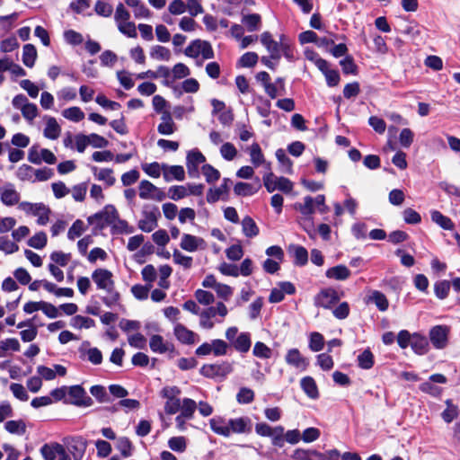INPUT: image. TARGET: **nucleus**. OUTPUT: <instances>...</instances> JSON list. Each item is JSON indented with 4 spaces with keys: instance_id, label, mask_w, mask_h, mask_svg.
I'll use <instances>...</instances> for the list:
<instances>
[{
    "instance_id": "obj_10",
    "label": "nucleus",
    "mask_w": 460,
    "mask_h": 460,
    "mask_svg": "<svg viewBox=\"0 0 460 460\" xmlns=\"http://www.w3.org/2000/svg\"><path fill=\"white\" fill-rule=\"evenodd\" d=\"M341 299L339 293L332 288L322 289L314 298V305L324 309H331Z\"/></svg>"
},
{
    "instance_id": "obj_21",
    "label": "nucleus",
    "mask_w": 460,
    "mask_h": 460,
    "mask_svg": "<svg viewBox=\"0 0 460 460\" xmlns=\"http://www.w3.org/2000/svg\"><path fill=\"white\" fill-rule=\"evenodd\" d=\"M150 349L153 352L164 354L166 352H173L174 347L172 343L165 341L161 335L155 334L150 338Z\"/></svg>"
},
{
    "instance_id": "obj_4",
    "label": "nucleus",
    "mask_w": 460,
    "mask_h": 460,
    "mask_svg": "<svg viewBox=\"0 0 460 460\" xmlns=\"http://www.w3.org/2000/svg\"><path fill=\"white\" fill-rule=\"evenodd\" d=\"M255 432L261 437L271 438V444L277 447H284V427H270L265 422H260L255 425Z\"/></svg>"
},
{
    "instance_id": "obj_16",
    "label": "nucleus",
    "mask_w": 460,
    "mask_h": 460,
    "mask_svg": "<svg viewBox=\"0 0 460 460\" xmlns=\"http://www.w3.org/2000/svg\"><path fill=\"white\" fill-rule=\"evenodd\" d=\"M90 342L85 341L79 348L80 358H86L93 365H100L102 362V353L97 348H88Z\"/></svg>"
},
{
    "instance_id": "obj_54",
    "label": "nucleus",
    "mask_w": 460,
    "mask_h": 460,
    "mask_svg": "<svg viewBox=\"0 0 460 460\" xmlns=\"http://www.w3.org/2000/svg\"><path fill=\"white\" fill-rule=\"evenodd\" d=\"M323 336L317 332H312L309 340V348L312 351L318 352L323 349Z\"/></svg>"
},
{
    "instance_id": "obj_51",
    "label": "nucleus",
    "mask_w": 460,
    "mask_h": 460,
    "mask_svg": "<svg viewBox=\"0 0 460 460\" xmlns=\"http://www.w3.org/2000/svg\"><path fill=\"white\" fill-rule=\"evenodd\" d=\"M234 194L237 196H252L256 192L253 186L247 182L239 181L234 187Z\"/></svg>"
},
{
    "instance_id": "obj_52",
    "label": "nucleus",
    "mask_w": 460,
    "mask_h": 460,
    "mask_svg": "<svg viewBox=\"0 0 460 460\" xmlns=\"http://www.w3.org/2000/svg\"><path fill=\"white\" fill-rule=\"evenodd\" d=\"M34 170L35 169L31 165L22 164L18 168L16 172V176L19 180L22 181H29L33 182Z\"/></svg>"
},
{
    "instance_id": "obj_22",
    "label": "nucleus",
    "mask_w": 460,
    "mask_h": 460,
    "mask_svg": "<svg viewBox=\"0 0 460 460\" xmlns=\"http://www.w3.org/2000/svg\"><path fill=\"white\" fill-rule=\"evenodd\" d=\"M204 243L205 241L200 237L190 234H183L181 236L180 246L184 251L193 252H196Z\"/></svg>"
},
{
    "instance_id": "obj_40",
    "label": "nucleus",
    "mask_w": 460,
    "mask_h": 460,
    "mask_svg": "<svg viewBox=\"0 0 460 460\" xmlns=\"http://www.w3.org/2000/svg\"><path fill=\"white\" fill-rule=\"evenodd\" d=\"M357 360L358 366L362 369H370L374 366V355L369 349L361 352Z\"/></svg>"
},
{
    "instance_id": "obj_7",
    "label": "nucleus",
    "mask_w": 460,
    "mask_h": 460,
    "mask_svg": "<svg viewBox=\"0 0 460 460\" xmlns=\"http://www.w3.org/2000/svg\"><path fill=\"white\" fill-rule=\"evenodd\" d=\"M230 346L227 342L220 339H215L210 343L204 342L196 349V355L207 356L213 354L216 357L225 356L227 354Z\"/></svg>"
},
{
    "instance_id": "obj_31",
    "label": "nucleus",
    "mask_w": 460,
    "mask_h": 460,
    "mask_svg": "<svg viewBox=\"0 0 460 460\" xmlns=\"http://www.w3.org/2000/svg\"><path fill=\"white\" fill-rule=\"evenodd\" d=\"M243 234L248 238H253L260 233L259 227L255 221L249 216H246L242 220Z\"/></svg>"
},
{
    "instance_id": "obj_57",
    "label": "nucleus",
    "mask_w": 460,
    "mask_h": 460,
    "mask_svg": "<svg viewBox=\"0 0 460 460\" xmlns=\"http://www.w3.org/2000/svg\"><path fill=\"white\" fill-rule=\"evenodd\" d=\"M201 171L206 178L207 182L208 183H214L220 178L219 171L210 164H204L201 168Z\"/></svg>"
},
{
    "instance_id": "obj_45",
    "label": "nucleus",
    "mask_w": 460,
    "mask_h": 460,
    "mask_svg": "<svg viewBox=\"0 0 460 460\" xmlns=\"http://www.w3.org/2000/svg\"><path fill=\"white\" fill-rule=\"evenodd\" d=\"M150 57L156 60L168 61L171 58V52L164 46L155 45L150 50Z\"/></svg>"
},
{
    "instance_id": "obj_44",
    "label": "nucleus",
    "mask_w": 460,
    "mask_h": 460,
    "mask_svg": "<svg viewBox=\"0 0 460 460\" xmlns=\"http://www.w3.org/2000/svg\"><path fill=\"white\" fill-rule=\"evenodd\" d=\"M62 115L66 119L74 121V122H79L82 119H84V111L79 107H76V106L65 109L62 111Z\"/></svg>"
},
{
    "instance_id": "obj_58",
    "label": "nucleus",
    "mask_w": 460,
    "mask_h": 460,
    "mask_svg": "<svg viewBox=\"0 0 460 460\" xmlns=\"http://www.w3.org/2000/svg\"><path fill=\"white\" fill-rule=\"evenodd\" d=\"M340 65L342 68V72L345 75H356L358 71V66L355 64L354 59L351 56H346L340 61Z\"/></svg>"
},
{
    "instance_id": "obj_19",
    "label": "nucleus",
    "mask_w": 460,
    "mask_h": 460,
    "mask_svg": "<svg viewBox=\"0 0 460 460\" xmlns=\"http://www.w3.org/2000/svg\"><path fill=\"white\" fill-rule=\"evenodd\" d=\"M174 335L179 341L184 344H194L199 341V337L194 332L187 329L184 325L177 323L174 326Z\"/></svg>"
},
{
    "instance_id": "obj_8",
    "label": "nucleus",
    "mask_w": 460,
    "mask_h": 460,
    "mask_svg": "<svg viewBox=\"0 0 460 460\" xmlns=\"http://www.w3.org/2000/svg\"><path fill=\"white\" fill-rule=\"evenodd\" d=\"M66 402L78 407H89L93 404V399L87 395L85 390L79 385L67 387Z\"/></svg>"
},
{
    "instance_id": "obj_63",
    "label": "nucleus",
    "mask_w": 460,
    "mask_h": 460,
    "mask_svg": "<svg viewBox=\"0 0 460 460\" xmlns=\"http://www.w3.org/2000/svg\"><path fill=\"white\" fill-rule=\"evenodd\" d=\"M236 400L241 404H248L254 400V393L250 388L242 387L236 394Z\"/></svg>"
},
{
    "instance_id": "obj_35",
    "label": "nucleus",
    "mask_w": 460,
    "mask_h": 460,
    "mask_svg": "<svg viewBox=\"0 0 460 460\" xmlns=\"http://www.w3.org/2000/svg\"><path fill=\"white\" fill-rule=\"evenodd\" d=\"M37 58V49L32 44H25L22 49V63L27 67H32Z\"/></svg>"
},
{
    "instance_id": "obj_17",
    "label": "nucleus",
    "mask_w": 460,
    "mask_h": 460,
    "mask_svg": "<svg viewBox=\"0 0 460 460\" xmlns=\"http://www.w3.org/2000/svg\"><path fill=\"white\" fill-rule=\"evenodd\" d=\"M285 360L287 364L299 369L300 371L306 370L309 366L308 359L303 357L297 349H290L288 350Z\"/></svg>"
},
{
    "instance_id": "obj_36",
    "label": "nucleus",
    "mask_w": 460,
    "mask_h": 460,
    "mask_svg": "<svg viewBox=\"0 0 460 460\" xmlns=\"http://www.w3.org/2000/svg\"><path fill=\"white\" fill-rule=\"evenodd\" d=\"M294 460H319L320 452L313 449L297 448L292 455Z\"/></svg>"
},
{
    "instance_id": "obj_61",
    "label": "nucleus",
    "mask_w": 460,
    "mask_h": 460,
    "mask_svg": "<svg viewBox=\"0 0 460 460\" xmlns=\"http://www.w3.org/2000/svg\"><path fill=\"white\" fill-rule=\"evenodd\" d=\"M450 290V282L447 280H440L435 283L434 292L438 298L445 299Z\"/></svg>"
},
{
    "instance_id": "obj_56",
    "label": "nucleus",
    "mask_w": 460,
    "mask_h": 460,
    "mask_svg": "<svg viewBox=\"0 0 460 460\" xmlns=\"http://www.w3.org/2000/svg\"><path fill=\"white\" fill-rule=\"evenodd\" d=\"M169 447L175 452L182 453L187 448V441L184 437H172L168 440Z\"/></svg>"
},
{
    "instance_id": "obj_12",
    "label": "nucleus",
    "mask_w": 460,
    "mask_h": 460,
    "mask_svg": "<svg viewBox=\"0 0 460 460\" xmlns=\"http://www.w3.org/2000/svg\"><path fill=\"white\" fill-rule=\"evenodd\" d=\"M232 181L228 178H224L223 182L217 188H210L207 192V201L210 204L216 203L220 199L223 200H227L230 184Z\"/></svg>"
},
{
    "instance_id": "obj_2",
    "label": "nucleus",
    "mask_w": 460,
    "mask_h": 460,
    "mask_svg": "<svg viewBox=\"0 0 460 460\" xmlns=\"http://www.w3.org/2000/svg\"><path fill=\"white\" fill-rule=\"evenodd\" d=\"M112 273L106 269H96L92 273V279L98 289L106 291L107 295L102 297V301L108 307L119 305L120 294L115 289Z\"/></svg>"
},
{
    "instance_id": "obj_39",
    "label": "nucleus",
    "mask_w": 460,
    "mask_h": 460,
    "mask_svg": "<svg viewBox=\"0 0 460 460\" xmlns=\"http://www.w3.org/2000/svg\"><path fill=\"white\" fill-rule=\"evenodd\" d=\"M368 302L374 303L376 307L385 312L388 309L389 302L386 296L380 291L375 290L368 297Z\"/></svg>"
},
{
    "instance_id": "obj_49",
    "label": "nucleus",
    "mask_w": 460,
    "mask_h": 460,
    "mask_svg": "<svg viewBox=\"0 0 460 460\" xmlns=\"http://www.w3.org/2000/svg\"><path fill=\"white\" fill-rule=\"evenodd\" d=\"M156 190V186L147 180H143L139 183V197L142 199H150L153 192Z\"/></svg>"
},
{
    "instance_id": "obj_13",
    "label": "nucleus",
    "mask_w": 460,
    "mask_h": 460,
    "mask_svg": "<svg viewBox=\"0 0 460 460\" xmlns=\"http://www.w3.org/2000/svg\"><path fill=\"white\" fill-rule=\"evenodd\" d=\"M20 199L21 195L13 183L7 182L0 187V199L4 205L7 207L19 205Z\"/></svg>"
},
{
    "instance_id": "obj_43",
    "label": "nucleus",
    "mask_w": 460,
    "mask_h": 460,
    "mask_svg": "<svg viewBox=\"0 0 460 460\" xmlns=\"http://www.w3.org/2000/svg\"><path fill=\"white\" fill-rule=\"evenodd\" d=\"M18 208L24 211L28 215L37 216L41 210L45 209L43 203H31L28 201H22L19 203Z\"/></svg>"
},
{
    "instance_id": "obj_47",
    "label": "nucleus",
    "mask_w": 460,
    "mask_h": 460,
    "mask_svg": "<svg viewBox=\"0 0 460 460\" xmlns=\"http://www.w3.org/2000/svg\"><path fill=\"white\" fill-rule=\"evenodd\" d=\"M242 22L247 27L249 31H258L261 25V16L258 13L244 15Z\"/></svg>"
},
{
    "instance_id": "obj_59",
    "label": "nucleus",
    "mask_w": 460,
    "mask_h": 460,
    "mask_svg": "<svg viewBox=\"0 0 460 460\" xmlns=\"http://www.w3.org/2000/svg\"><path fill=\"white\" fill-rule=\"evenodd\" d=\"M132 443L127 437H120L117 442V449L124 457H128L132 455Z\"/></svg>"
},
{
    "instance_id": "obj_33",
    "label": "nucleus",
    "mask_w": 460,
    "mask_h": 460,
    "mask_svg": "<svg viewBox=\"0 0 460 460\" xmlns=\"http://www.w3.org/2000/svg\"><path fill=\"white\" fill-rule=\"evenodd\" d=\"M92 171H93L94 177L98 181H104L107 186H112L116 181V179L113 176L112 169L105 168V169L98 170L97 167L93 166L92 168Z\"/></svg>"
},
{
    "instance_id": "obj_29",
    "label": "nucleus",
    "mask_w": 460,
    "mask_h": 460,
    "mask_svg": "<svg viewBox=\"0 0 460 460\" xmlns=\"http://www.w3.org/2000/svg\"><path fill=\"white\" fill-rule=\"evenodd\" d=\"M301 388L311 399L319 397V391L314 379L311 376H305L300 381Z\"/></svg>"
},
{
    "instance_id": "obj_18",
    "label": "nucleus",
    "mask_w": 460,
    "mask_h": 460,
    "mask_svg": "<svg viewBox=\"0 0 460 460\" xmlns=\"http://www.w3.org/2000/svg\"><path fill=\"white\" fill-rule=\"evenodd\" d=\"M118 217L119 215L116 208L112 205H108L102 211L89 217L88 222L93 224L94 220H99L102 224L109 225L113 223Z\"/></svg>"
},
{
    "instance_id": "obj_41",
    "label": "nucleus",
    "mask_w": 460,
    "mask_h": 460,
    "mask_svg": "<svg viewBox=\"0 0 460 460\" xmlns=\"http://www.w3.org/2000/svg\"><path fill=\"white\" fill-rule=\"evenodd\" d=\"M431 219L433 222L438 224L440 227L445 230H451L454 227V224L451 219L446 216H444L439 211H432L431 212Z\"/></svg>"
},
{
    "instance_id": "obj_3",
    "label": "nucleus",
    "mask_w": 460,
    "mask_h": 460,
    "mask_svg": "<svg viewBox=\"0 0 460 460\" xmlns=\"http://www.w3.org/2000/svg\"><path fill=\"white\" fill-rule=\"evenodd\" d=\"M184 54L191 58H198L199 56L203 59H212L215 57L211 44L203 40H193L184 49Z\"/></svg>"
},
{
    "instance_id": "obj_9",
    "label": "nucleus",
    "mask_w": 460,
    "mask_h": 460,
    "mask_svg": "<svg viewBox=\"0 0 460 460\" xmlns=\"http://www.w3.org/2000/svg\"><path fill=\"white\" fill-rule=\"evenodd\" d=\"M449 332L447 325H436L429 330V341L435 349H443L447 346Z\"/></svg>"
},
{
    "instance_id": "obj_37",
    "label": "nucleus",
    "mask_w": 460,
    "mask_h": 460,
    "mask_svg": "<svg viewBox=\"0 0 460 460\" xmlns=\"http://www.w3.org/2000/svg\"><path fill=\"white\" fill-rule=\"evenodd\" d=\"M249 155L251 157L252 164L258 167L263 164H265L264 155L262 154L261 148L258 143H253L249 148Z\"/></svg>"
},
{
    "instance_id": "obj_53",
    "label": "nucleus",
    "mask_w": 460,
    "mask_h": 460,
    "mask_svg": "<svg viewBox=\"0 0 460 460\" xmlns=\"http://www.w3.org/2000/svg\"><path fill=\"white\" fill-rule=\"evenodd\" d=\"M47 234L44 232H39L31 237L27 243L35 249H43L47 244Z\"/></svg>"
},
{
    "instance_id": "obj_15",
    "label": "nucleus",
    "mask_w": 460,
    "mask_h": 460,
    "mask_svg": "<svg viewBox=\"0 0 460 460\" xmlns=\"http://www.w3.org/2000/svg\"><path fill=\"white\" fill-rule=\"evenodd\" d=\"M206 161L205 156L198 150H191L187 154L186 166L190 177L196 178L199 175V166Z\"/></svg>"
},
{
    "instance_id": "obj_50",
    "label": "nucleus",
    "mask_w": 460,
    "mask_h": 460,
    "mask_svg": "<svg viewBox=\"0 0 460 460\" xmlns=\"http://www.w3.org/2000/svg\"><path fill=\"white\" fill-rule=\"evenodd\" d=\"M84 231V223L81 219H76L68 229L67 238L69 240H75V238L81 236Z\"/></svg>"
},
{
    "instance_id": "obj_6",
    "label": "nucleus",
    "mask_w": 460,
    "mask_h": 460,
    "mask_svg": "<svg viewBox=\"0 0 460 460\" xmlns=\"http://www.w3.org/2000/svg\"><path fill=\"white\" fill-rule=\"evenodd\" d=\"M233 370V363L223 361L216 364H205L199 373L208 378H226Z\"/></svg>"
},
{
    "instance_id": "obj_34",
    "label": "nucleus",
    "mask_w": 460,
    "mask_h": 460,
    "mask_svg": "<svg viewBox=\"0 0 460 460\" xmlns=\"http://www.w3.org/2000/svg\"><path fill=\"white\" fill-rule=\"evenodd\" d=\"M227 307L222 302H218L215 306H209L207 309L202 310L200 313V314L204 315L207 318H214L217 315L225 317L227 315Z\"/></svg>"
},
{
    "instance_id": "obj_46",
    "label": "nucleus",
    "mask_w": 460,
    "mask_h": 460,
    "mask_svg": "<svg viewBox=\"0 0 460 460\" xmlns=\"http://www.w3.org/2000/svg\"><path fill=\"white\" fill-rule=\"evenodd\" d=\"M19 349L20 343L15 338H8L0 341V358H4L7 350L18 351Z\"/></svg>"
},
{
    "instance_id": "obj_60",
    "label": "nucleus",
    "mask_w": 460,
    "mask_h": 460,
    "mask_svg": "<svg viewBox=\"0 0 460 460\" xmlns=\"http://www.w3.org/2000/svg\"><path fill=\"white\" fill-rule=\"evenodd\" d=\"M189 195L188 190L185 186H172L168 190L167 196L172 200L181 199Z\"/></svg>"
},
{
    "instance_id": "obj_14",
    "label": "nucleus",
    "mask_w": 460,
    "mask_h": 460,
    "mask_svg": "<svg viewBox=\"0 0 460 460\" xmlns=\"http://www.w3.org/2000/svg\"><path fill=\"white\" fill-rule=\"evenodd\" d=\"M143 218L138 222V227L143 232L150 233L157 227V217L160 212L157 208L154 207L150 210L145 209L143 212Z\"/></svg>"
},
{
    "instance_id": "obj_11",
    "label": "nucleus",
    "mask_w": 460,
    "mask_h": 460,
    "mask_svg": "<svg viewBox=\"0 0 460 460\" xmlns=\"http://www.w3.org/2000/svg\"><path fill=\"white\" fill-rule=\"evenodd\" d=\"M447 377L442 374H433L429 376V380L420 385L419 389L432 396H438L442 392V388L436 384H446Z\"/></svg>"
},
{
    "instance_id": "obj_27",
    "label": "nucleus",
    "mask_w": 460,
    "mask_h": 460,
    "mask_svg": "<svg viewBox=\"0 0 460 460\" xmlns=\"http://www.w3.org/2000/svg\"><path fill=\"white\" fill-rule=\"evenodd\" d=\"M325 276L335 280H345L350 277V270L342 264L329 268Z\"/></svg>"
},
{
    "instance_id": "obj_64",
    "label": "nucleus",
    "mask_w": 460,
    "mask_h": 460,
    "mask_svg": "<svg viewBox=\"0 0 460 460\" xmlns=\"http://www.w3.org/2000/svg\"><path fill=\"white\" fill-rule=\"evenodd\" d=\"M220 154L226 161H232L236 156L237 150L232 143L226 142L221 146Z\"/></svg>"
},
{
    "instance_id": "obj_25",
    "label": "nucleus",
    "mask_w": 460,
    "mask_h": 460,
    "mask_svg": "<svg viewBox=\"0 0 460 460\" xmlns=\"http://www.w3.org/2000/svg\"><path fill=\"white\" fill-rule=\"evenodd\" d=\"M44 119L46 120V127L43 132L44 137L52 140L58 138L61 128L57 119L49 116H45Z\"/></svg>"
},
{
    "instance_id": "obj_55",
    "label": "nucleus",
    "mask_w": 460,
    "mask_h": 460,
    "mask_svg": "<svg viewBox=\"0 0 460 460\" xmlns=\"http://www.w3.org/2000/svg\"><path fill=\"white\" fill-rule=\"evenodd\" d=\"M252 353L255 357L264 359L270 358L272 355L271 349L261 341H257L254 344Z\"/></svg>"
},
{
    "instance_id": "obj_28",
    "label": "nucleus",
    "mask_w": 460,
    "mask_h": 460,
    "mask_svg": "<svg viewBox=\"0 0 460 460\" xmlns=\"http://www.w3.org/2000/svg\"><path fill=\"white\" fill-rule=\"evenodd\" d=\"M233 347L241 353H246L250 350L252 345L250 332H241L232 342Z\"/></svg>"
},
{
    "instance_id": "obj_5",
    "label": "nucleus",
    "mask_w": 460,
    "mask_h": 460,
    "mask_svg": "<svg viewBox=\"0 0 460 460\" xmlns=\"http://www.w3.org/2000/svg\"><path fill=\"white\" fill-rule=\"evenodd\" d=\"M262 180L267 191L270 193L278 190L288 194L293 190L294 185L289 179L283 176L278 177L271 172L264 174Z\"/></svg>"
},
{
    "instance_id": "obj_48",
    "label": "nucleus",
    "mask_w": 460,
    "mask_h": 460,
    "mask_svg": "<svg viewBox=\"0 0 460 460\" xmlns=\"http://www.w3.org/2000/svg\"><path fill=\"white\" fill-rule=\"evenodd\" d=\"M71 325L77 329H89L95 326V322L90 317L75 315L72 318Z\"/></svg>"
},
{
    "instance_id": "obj_26",
    "label": "nucleus",
    "mask_w": 460,
    "mask_h": 460,
    "mask_svg": "<svg viewBox=\"0 0 460 460\" xmlns=\"http://www.w3.org/2000/svg\"><path fill=\"white\" fill-rule=\"evenodd\" d=\"M67 450L73 456L74 460H81L86 450V441L83 438L72 439L67 445Z\"/></svg>"
},
{
    "instance_id": "obj_42",
    "label": "nucleus",
    "mask_w": 460,
    "mask_h": 460,
    "mask_svg": "<svg viewBox=\"0 0 460 460\" xmlns=\"http://www.w3.org/2000/svg\"><path fill=\"white\" fill-rule=\"evenodd\" d=\"M4 428L11 434L23 435L26 432V424L22 420H8Z\"/></svg>"
},
{
    "instance_id": "obj_24",
    "label": "nucleus",
    "mask_w": 460,
    "mask_h": 460,
    "mask_svg": "<svg viewBox=\"0 0 460 460\" xmlns=\"http://www.w3.org/2000/svg\"><path fill=\"white\" fill-rule=\"evenodd\" d=\"M411 347L412 350L418 355H425L429 351V343L428 339L417 332L412 334Z\"/></svg>"
},
{
    "instance_id": "obj_32",
    "label": "nucleus",
    "mask_w": 460,
    "mask_h": 460,
    "mask_svg": "<svg viewBox=\"0 0 460 460\" xmlns=\"http://www.w3.org/2000/svg\"><path fill=\"white\" fill-rule=\"evenodd\" d=\"M294 208L299 211L305 217H311L314 213V200L311 196L304 198V203H295Z\"/></svg>"
},
{
    "instance_id": "obj_20",
    "label": "nucleus",
    "mask_w": 460,
    "mask_h": 460,
    "mask_svg": "<svg viewBox=\"0 0 460 460\" xmlns=\"http://www.w3.org/2000/svg\"><path fill=\"white\" fill-rule=\"evenodd\" d=\"M163 176L165 181L169 182L172 180L183 181L185 179V171L181 165L162 164Z\"/></svg>"
},
{
    "instance_id": "obj_23",
    "label": "nucleus",
    "mask_w": 460,
    "mask_h": 460,
    "mask_svg": "<svg viewBox=\"0 0 460 460\" xmlns=\"http://www.w3.org/2000/svg\"><path fill=\"white\" fill-rule=\"evenodd\" d=\"M63 452L64 446L57 442L44 444L40 447V454L44 460H55L58 454H63Z\"/></svg>"
},
{
    "instance_id": "obj_1",
    "label": "nucleus",
    "mask_w": 460,
    "mask_h": 460,
    "mask_svg": "<svg viewBox=\"0 0 460 460\" xmlns=\"http://www.w3.org/2000/svg\"><path fill=\"white\" fill-rule=\"evenodd\" d=\"M211 429L217 435L230 437L231 434L247 433L251 431L252 421L248 417H240L226 420L222 417H215L209 420Z\"/></svg>"
},
{
    "instance_id": "obj_30",
    "label": "nucleus",
    "mask_w": 460,
    "mask_h": 460,
    "mask_svg": "<svg viewBox=\"0 0 460 460\" xmlns=\"http://www.w3.org/2000/svg\"><path fill=\"white\" fill-rule=\"evenodd\" d=\"M289 252L293 254L294 264L296 266H305L308 261L307 250L301 245H290Z\"/></svg>"
},
{
    "instance_id": "obj_62",
    "label": "nucleus",
    "mask_w": 460,
    "mask_h": 460,
    "mask_svg": "<svg viewBox=\"0 0 460 460\" xmlns=\"http://www.w3.org/2000/svg\"><path fill=\"white\" fill-rule=\"evenodd\" d=\"M90 393L100 402H107L110 401V396L107 394L105 387L102 385H93L90 388Z\"/></svg>"
},
{
    "instance_id": "obj_38",
    "label": "nucleus",
    "mask_w": 460,
    "mask_h": 460,
    "mask_svg": "<svg viewBox=\"0 0 460 460\" xmlns=\"http://www.w3.org/2000/svg\"><path fill=\"white\" fill-rule=\"evenodd\" d=\"M196 410V402L190 398H184L180 408L181 413L179 415L186 419L191 420L194 416Z\"/></svg>"
}]
</instances>
